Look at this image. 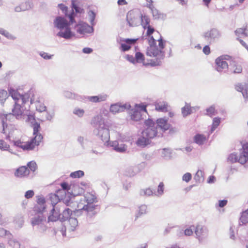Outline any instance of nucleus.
I'll list each match as a JSON object with an SVG mask.
<instances>
[{"label": "nucleus", "mask_w": 248, "mask_h": 248, "mask_svg": "<svg viewBox=\"0 0 248 248\" xmlns=\"http://www.w3.org/2000/svg\"><path fill=\"white\" fill-rule=\"evenodd\" d=\"M158 47L156 46V40L153 36L150 37L149 40V46L148 47L146 51V55L150 57H155V61H152L149 63L151 66H155L160 64L161 60L164 57V52L163 51L165 47V42L163 41L161 36L158 40Z\"/></svg>", "instance_id": "obj_1"}, {"label": "nucleus", "mask_w": 248, "mask_h": 248, "mask_svg": "<svg viewBox=\"0 0 248 248\" xmlns=\"http://www.w3.org/2000/svg\"><path fill=\"white\" fill-rule=\"evenodd\" d=\"M70 23L64 18L58 16L54 21L55 26L61 30L57 35L61 37L68 39L74 36L69 28ZM72 24V23L71 22Z\"/></svg>", "instance_id": "obj_2"}, {"label": "nucleus", "mask_w": 248, "mask_h": 248, "mask_svg": "<svg viewBox=\"0 0 248 248\" xmlns=\"http://www.w3.org/2000/svg\"><path fill=\"white\" fill-rule=\"evenodd\" d=\"M43 139V136L38 135L28 140L20 139L15 141L14 145L24 151L32 150L40 144Z\"/></svg>", "instance_id": "obj_3"}, {"label": "nucleus", "mask_w": 248, "mask_h": 248, "mask_svg": "<svg viewBox=\"0 0 248 248\" xmlns=\"http://www.w3.org/2000/svg\"><path fill=\"white\" fill-rule=\"evenodd\" d=\"M97 202L95 196L90 192L86 193L83 199H81L78 204V210H84L87 212L93 211L95 207L94 203Z\"/></svg>", "instance_id": "obj_4"}, {"label": "nucleus", "mask_w": 248, "mask_h": 248, "mask_svg": "<svg viewBox=\"0 0 248 248\" xmlns=\"http://www.w3.org/2000/svg\"><path fill=\"white\" fill-rule=\"evenodd\" d=\"M242 144V151L238 155L236 153H232L228 156V161L231 163L238 162L241 164H245L248 160V143Z\"/></svg>", "instance_id": "obj_5"}, {"label": "nucleus", "mask_w": 248, "mask_h": 248, "mask_svg": "<svg viewBox=\"0 0 248 248\" xmlns=\"http://www.w3.org/2000/svg\"><path fill=\"white\" fill-rule=\"evenodd\" d=\"M12 116L11 114L1 115L0 116L3 127L2 132L7 135L6 139H10V134L16 129L15 124L11 121Z\"/></svg>", "instance_id": "obj_6"}, {"label": "nucleus", "mask_w": 248, "mask_h": 248, "mask_svg": "<svg viewBox=\"0 0 248 248\" xmlns=\"http://www.w3.org/2000/svg\"><path fill=\"white\" fill-rule=\"evenodd\" d=\"M37 168L36 162L31 161L27 163V167L22 166L17 168L15 172V176L19 178H24L28 177L30 171L34 172Z\"/></svg>", "instance_id": "obj_7"}, {"label": "nucleus", "mask_w": 248, "mask_h": 248, "mask_svg": "<svg viewBox=\"0 0 248 248\" xmlns=\"http://www.w3.org/2000/svg\"><path fill=\"white\" fill-rule=\"evenodd\" d=\"M232 61V57L228 55H222L217 57L215 60L216 69L219 72H221L224 69L228 68V63L227 62Z\"/></svg>", "instance_id": "obj_8"}, {"label": "nucleus", "mask_w": 248, "mask_h": 248, "mask_svg": "<svg viewBox=\"0 0 248 248\" xmlns=\"http://www.w3.org/2000/svg\"><path fill=\"white\" fill-rule=\"evenodd\" d=\"M52 215L48 217V220L51 221H55L60 218L62 220L69 219L72 214V211L69 208L64 210L61 215L56 212L54 207L51 210Z\"/></svg>", "instance_id": "obj_9"}, {"label": "nucleus", "mask_w": 248, "mask_h": 248, "mask_svg": "<svg viewBox=\"0 0 248 248\" xmlns=\"http://www.w3.org/2000/svg\"><path fill=\"white\" fill-rule=\"evenodd\" d=\"M142 14L138 11L134 10L129 11L126 16V20L130 26H137L140 21Z\"/></svg>", "instance_id": "obj_10"}, {"label": "nucleus", "mask_w": 248, "mask_h": 248, "mask_svg": "<svg viewBox=\"0 0 248 248\" xmlns=\"http://www.w3.org/2000/svg\"><path fill=\"white\" fill-rule=\"evenodd\" d=\"M146 124L149 126L143 132V136L148 139L154 138L157 133L156 128L154 126V123L149 120L146 122Z\"/></svg>", "instance_id": "obj_11"}, {"label": "nucleus", "mask_w": 248, "mask_h": 248, "mask_svg": "<svg viewBox=\"0 0 248 248\" xmlns=\"http://www.w3.org/2000/svg\"><path fill=\"white\" fill-rule=\"evenodd\" d=\"M138 39H124L121 40L120 49L124 52L130 50L131 46L134 45L137 41Z\"/></svg>", "instance_id": "obj_12"}, {"label": "nucleus", "mask_w": 248, "mask_h": 248, "mask_svg": "<svg viewBox=\"0 0 248 248\" xmlns=\"http://www.w3.org/2000/svg\"><path fill=\"white\" fill-rule=\"evenodd\" d=\"M9 93L15 101V103H17V104H24L27 101L25 96L23 95L20 94L17 91L11 90L9 91Z\"/></svg>", "instance_id": "obj_13"}, {"label": "nucleus", "mask_w": 248, "mask_h": 248, "mask_svg": "<svg viewBox=\"0 0 248 248\" xmlns=\"http://www.w3.org/2000/svg\"><path fill=\"white\" fill-rule=\"evenodd\" d=\"M130 107V106L129 105L116 103L111 105L110 111L113 113H116L123 112L126 109H128Z\"/></svg>", "instance_id": "obj_14"}, {"label": "nucleus", "mask_w": 248, "mask_h": 248, "mask_svg": "<svg viewBox=\"0 0 248 248\" xmlns=\"http://www.w3.org/2000/svg\"><path fill=\"white\" fill-rule=\"evenodd\" d=\"M76 28L78 32L80 34H84L85 33L89 32L91 28L86 23L83 22H80L77 25Z\"/></svg>", "instance_id": "obj_15"}, {"label": "nucleus", "mask_w": 248, "mask_h": 248, "mask_svg": "<svg viewBox=\"0 0 248 248\" xmlns=\"http://www.w3.org/2000/svg\"><path fill=\"white\" fill-rule=\"evenodd\" d=\"M107 98V95L105 94H99L97 96H92L88 97V99L93 103H98L105 101Z\"/></svg>", "instance_id": "obj_16"}, {"label": "nucleus", "mask_w": 248, "mask_h": 248, "mask_svg": "<svg viewBox=\"0 0 248 248\" xmlns=\"http://www.w3.org/2000/svg\"><path fill=\"white\" fill-rule=\"evenodd\" d=\"M20 104H17V103H15V106L12 109V114H10L12 116V119L13 117V116H16V118L21 116L23 111L21 109Z\"/></svg>", "instance_id": "obj_17"}, {"label": "nucleus", "mask_w": 248, "mask_h": 248, "mask_svg": "<svg viewBox=\"0 0 248 248\" xmlns=\"http://www.w3.org/2000/svg\"><path fill=\"white\" fill-rule=\"evenodd\" d=\"M157 125L163 130H168L170 127V124L168 123L167 120L163 118H159L156 120Z\"/></svg>", "instance_id": "obj_18"}, {"label": "nucleus", "mask_w": 248, "mask_h": 248, "mask_svg": "<svg viewBox=\"0 0 248 248\" xmlns=\"http://www.w3.org/2000/svg\"><path fill=\"white\" fill-rule=\"evenodd\" d=\"M78 221L75 218H70L67 223V228L70 231L76 230L78 226Z\"/></svg>", "instance_id": "obj_19"}, {"label": "nucleus", "mask_w": 248, "mask_h": 248, "mask_svg": "<svg viewBox=\"0 0 248 248\" xmlns=\"http://www.w3.org/2000/svg\"><path fill=\"white\" fill-rule=\"evenodd\" d=\"M152 13L153 17L155 19H162L164 17L163 14L160 13L154 5H153L149 8Z\"/></svg>", "instance_id": "obj_20"}, {"label": "nucleus", "mask_w": 248, "mask_h": 248, "mask_svg": "<svg viewBox=\"0 0 248 248\" xmlns=\"http://www.w3.org/2000/svg\"><path fill=\"white\" fill-rule=\"evenodd\" d=\"M168 104L165 102H160L155 105V109L158 111L166 112L168 111Z\"/></svg>", "instance_id": "obj_21"}, {"label": "nucleus", "mask_w": 248, "mask_h": 248, "mask_svg": "<svg viewBox=\"0 0 248 248\" xmlns=\"http://www.w3.org/2000/svg\"><path fill=\"white\" fill-rule=\"evenodd\" d=\"M207 140V138L202 134H197L194 137V141L198 144L202 145Z\"/></svg>", "instance_id": "obj_22"}, {"label": "nucleus", "mask_w": 248, "mask_h": 248, "mask_svg": "<svg viewBox=\"0 0 248 248\" xmlns=\"http://www.w3.org/2000/svg\"><path fill=\"white\" fill-rule=\"evenodd\" d=\"M58 6L63 12H64V14H65V16H67L69 18V19L70 20V22L73 23L75 22V21L74 20V13H73V12H72L70 15H68V14L67 13V10H68L67 7H66V6H65L63 4H59L58 5Z\"/></svg>", "instance_id": "obj_23"}, {"label": "nucleus", "mask_w": 248, "mask_h": 248, "mask_svg": "<svg viewBox=\"0 0 248 248\" xmlns=\"http://www.w3.org/2000/svg\"><path fill=\"white\" fill-rule=\"evenodd\" d=\"M208 231L201 225H197L195 229V233L198 237H201L207 234Z\"/></svg>", "instance_id": "obj_24"}, {"label": "nucleus", "mask_w": 248, "mask_h": 248, "mask_svg": "<svg viewBox=\"0 0 248 248\" xmlns=\"http://www.w3.org/2000/svg\"><path fill=\"white\" fill-rule=\"evenodd\" d=\"M231 63V68L233 73L239 74L242 71V67L241 65L232 60Z\"/></svg>", "instance_id": "obj_25"}, {"label": "nucleus", "mask_w": 248, "mask_h": 248, "mask_svg": "<svg viewBox=\"0 0 248 248\" xmlns=\"http://www.w3.org/2000/svg\"><path fill=\"white\" fill-rule=\"evenodd\" d=\"M112 146L114 147L115 150L120 152H123L126 149V146L124 144L119 145L116 141L112 142Z\"/></svg>", "instance_id": "obj_26"}, {"label": "nucleus", "mask_w": 248, "mask_h": 248, "mask_svg": "<svg viewBox=\"0 0 248 248\" xmlns=\"http://www.w3.org/2000/svg\"><path fill=\"white\" fill-rule=\"evenodd\" d=\"M36 109L39 112H44L46 110V107L44 104L40 101H37L35 104Z\"/></svg>", "instance_id": "obj_27"}, {"label": "nucleus", "mask_w": 248, "mask_h": 248, "mask_svg": "<svg viewBox=\"0 0 248 248\" xmlns=\"http://www.w3.org/2000/svg\"><path fill=\"white\" fill-rule=\"evenodd\" d=\"M247 30V26L246 25L243 28H240L237 29L236 30H235V34L238 37H239L242 35L247 36V33H246Z\"/></svg>", "instance_id": "obj_28"}, {"label": "nucleus", "mask_w": 248, "mask_h": 248, "mask_svg": "<svg viewBox=\"0 0 248 248\" xmlns=\"http://www.w3.org/2000/svg\"><path fill=\"white\" fill-rule=\"evenodd\" d=\"M192 112V108L188 104H186L182 108V113L184 116H186Z\"/></svg>", "instance_id": "obj_29"}, {"label": "nucleus", "mask_w": 248, "mask_h": 248, "mask_svg": "<svg viewBox=\"0 0 248 248\" xmlns=\"http://www.w3.org/2000/svg\"><path fill=\"white\" fill-rule=\"evenodd\" d=\"M142 114L140 111L135 110L131 115L132 120L136 121L140 120L141 119Z\"/></svg>", "instance_id": "obj_30"}, {"label": "nucleus", "mask_w": 248, "mask_h": 248, "mask_svg": "<svg viewBox=\"0 0 248 248\" xmlns=\"http://www.w3.org/2000/svg\"><path fill=\"white\" fill-rule=\"evenodd\" d=\"M135 59L136 63H143L144 62V56L141 52H138L135 54Z\"/></svg>", "instance_id": "obj_31"}, {"label": "nucleus", "mask_w": 248, "mask_h": 248, "mask_svg": "<svg viewBox=\"0 0 248 248\" xmlns=\"http://www.w3.org/2000/svg\"><path fill=\"white\" fill-rule=\"evenodd\" d=\"M32 126L33 129V134L34 136H38V135L42 136V135L39 133V130L41 128L40 125L39 123L35 122L34 123H33L32 124Z\"/></svg>", "instance_id": "obj_32"}, {"label": "nucleus", "mask_w": 248, "mask_h": 248, "mask_svg": "<svg viewBox=\"0 0 248 248\" xmlns=\"http://www.w3.org/2000/svg\"><path fill=\"white\" fill-rule=\"evenodd\" d=\"M240 220L243 224L248 223V209L242 213Z\"/></svg>", "instance_id": "obj_33"}, {"label": "nucleus", "mask_w": 248, "mask_h": 248, "mask_svg": "<svg viewBox=\"0 0 248 248\" xmlns=\"http://www.w3.org/2000/svg\"><path fill=\"white\" fill-rule=\"evenodd\" d=\"M147 213V206L145 205H142L139 207L138 213L136 215V218L141 217L142 215Z\"/></svg>", "instance_id": "obj_34"}, {"label": "nucleus", "mask_w": 248, "mask_h": 248, "mask_svg": "<svg viewBox=\"0 0 248 248\" xmlns=\"http://www.w3.org/2000/svg\"><path fill=\"white\" fill-rule=\"evenodd\" d=\"M218 35V32L215 30H211L205 33V38H215Z\"/></svg>", "instance_id": "obj_35"}, {"label": "nucleus", "mask_w": 248, "mask_h": 248, "mask_svg": "<svg viewBox=\"0 0 248 248\" xmlns=\"http://www.w3.org/2000/svg\"><path fill=\"white\" fill-rule=\"evenodd\" d=\"M102 133L101 136V140H103L107 141L109 138V132L108 129H104L99 132V134Z\"/></svg>", "instance_id": "obj_36"}, {"label": "nucleus", "mask_w": 248, "mask_h": 248, "mask_svg": "<svg viewBox=\"0 0 248 248\" xmlns=\"http://www.w3.org/2000/svg\"><path fill=\"white\" fill-rule=\"evenodd\" d=\"M84 174V172L79 170L71 173L70 176L73 178H79L83 176Z\"/></svg>", "instance_id": "obj_37"}, {"label": "nucleus", "mask_w": 248, "mask_h": 248, "mask_svg": "<svg viewBox=\"0 0 248 248\" xmlns=\"http://www.w3.org/2000/svg\"><path fill=\"white\" fill-rule=\"evenodd\" d=\"M72 4L73 9L75 10L76 13L81 14L84 12L83 9L78 6L76 0H73L72 1Z\"/></svg>", "instance_id": "obj_38"}, {"label": "nucleus", "mask_w": 248, "mask_h": 248, "mask_svg": "<svg viewBox=\"0 0 248 248\" xmlns=\"http://www.w3.org/2000/svg\"><path fill=\"white\" fill-rule=\"evenodd\" d=\"M148 138H146L145 137L143 136V137L139 139L137 143L138 145L145 146L148 144Z\"/></svg>", "instance_id": "obj_39"}, {"label": "nucleus", "mask_w": 248, "mask_h": 248, "mask_svg": "<svg viewBox=\"0 0 248 248\" xmlns=\"http://www.w3.org/2000/svg\"><path fill=\"white\" fill-rule=\"evenodd\" d=\"M0 149L3 151H9L10 145L3 140H0Z\"/></svg>", "instance_id": "obj_40"}, {"label": "nucleus", "mask_w": 248, "mask_h": 248, "mask_svg": "<svg viewBox=\"0 0 248 248\" xmlns=\"http://www.w3.org/2000/svg\"><path fill=\"white\" fill-rule=\"evenodd\" d=\"M8 97V93L6 91L2 90L0 91V101L3 103Z\"/></svg>", "instance_id": "obj_41"}, {"label": "nucleus", "mask_w": 248, "mask_h": 248, "mask_svg": "<svg viewBox=\"0 0 248 248\" xmlns=\"http://www.w3.org/2000/svg\"><path fill=\"white\" fill-rule=\"evenodd\" d=\"M43 221L41 217H35L32 219L31 224L32 225H36L40 224Z\"/></svg>", "instance_id": "obj_42"}, {"label": "nucleus", "mask_w": 248, "mask_h": 248, "mask_svg": "<svg viewBox=\"0 0 248 248\" xmlns=\"http://www.w3.org/2000/svg\"><path fill=\"white\" fill-rule=\"evenodd\" d=\"M135 107L137 108V110L140 111L141 113V111H143L146 113L147 112L146 109L147 105H144L143 104H140L139 105H136Z\"/></svg>", "instance_id": "obj_43"}, {"label": "nucleus", "mask_w": 248, "mask_h": 248, "mask_svg": "<svg viewBox=\"0 0 248 248\" xmlns=\"http://www.w3.org/2000/svg\"><path fill=\"white\" fill-rule=\"evenodd\" d=\"M140 20H142L143 24L144 25L143 27L144 29H146V27L150 25V19L147 16H142V17L140 18Z\"/></svg>", "instance_id": "obj_44"}, {"label": "nucleus", "mask_w": 248, "mask_h": 248, "mask_svg": "<svg viewBox=\"0 0 248 248\" xmlns=\"http://www.w3.org/2000/svg\"><path fill=\"white\" fill-rule=\"evenodd\" d=\"M220 120L219 118H215L213 121L212 130L217 128L219 124Z\"/></svg>", "instance_id": "obj_45"}, {"label": "nucleus", "mask_w": 248, "mask_h": 248, "mask_svg": "<svg viewBox=\"0 0 248 248\" xmlns=\"http://www.w3.org/2000/svg\"><path fill=\"white\" fill-rule=\"evenodd\" d=\"M164 185L163 182H160L158 186L157 192L158 195H162L164 192Z\"/></svg>", "instance_id": "obj_46"}, {"label": "nucleus", "mask_w": 248, "mask_h": 248, "mask_svg": "<svg viewBox=\"0 0 248 248\" xmlns=\"http://www.w3.org/2000/svg\"><path fill=\"white\" fill-rule=\"evenodd\" d=\"M50 200L53 206L59 201V198L56 195H53L50 197Z\"/></svg>", "instance_id": "obj_47"}, {"label": "nucleus", "mask_w": 248, "mask_h": 248, "mask_svg": "<svg viewBox=\"0 0 248 248\" xmlns=\"http://www.w3.org/2000/svg\"><path fill=\"white\" fill-rule=\"evenodd\" d=\"M62 189L69 191L71 188L72 185H69L67 183L63 182L61 184Z\"/></svg>", "instance_id": "obj_48"}, {"label": "nucleus", "mask_w": 248, "mask_h": 248, "mask_svg": "<svg viewBox=\"0 0 248 248\" xmlns=\"http://www.w3.org/2000/svg\"><path fill=\"white\" fill-rule=\"evenodd\" d=\"M207 114L210 116H212L216 113V110L214 107H211L206 109Z\"/></svg>", "instance_id": "obj_49"}, {"label": "nucleus", "mask_w": 248, "mask_h": 248, "mask_svg": "<svg viewBox=\"0 0 248 248\" xmlns=\"http://www.w3.org/2000/svg\"><path fill=\"white\" fill-rule=\"evenodd\" d=\"M74 113L79 117H81L84 113V111L82 109L76 108L74 111Z\"/></svg>", "instance_id": "obj_50"}, {"label": "nucleus", "mask_w": 248, "mask_h": 248, "mask_svg": "<svg viewBox=\"0 0 248 248\" xmlns=\"http://www.w3.org/2000/svg\"><path fill=\"white\" fill-rule=\"evenodd\" d=\"M194 227L193 226H190L189 228H187L185 230V234L187 236H190L193 234V229Z\"/></svg>", "instance_id": "obj_51"}, {"label": "nucleus", "mask_w": 248, "mask_h": 248, "mask_svg": "<svg viewBox=\"0 0 248 248\" xmlns=\"http://www.w3.org/2000/svg\"><path fill=\"white\" fill-rule=\"evenodd\" d=\"M192 178L191 174L190 173H186L183 176V180L186 182H188Z\"/></svg>", "instance_id": "obj_52"}, {"label": "nucleus", "mask_w": 248, "mask_h": 248, "mask_svg": "<svg viewBox=\"0 0 248 248\" xmlns=\"http://www.w3.org/2000/svg\"><path fill=\"white\" fill-rule=\"evenodd\" d=\"M141 192H142L141 193V195H147V196H150L153 194L152 190L150 188H146V189L142 190V191Z\"/></svg>", "instance_id": "obj_53"}, {"label": "nucleus", "mask_w": 248, "mask_h": 248, "mask_svg": "<svg viewBox=\"0 0 248 248\" xmlns=\"http://www.w3.org/2000/svg\"><path fill=\"white\" fill-rule=\"evenodd\" d=\"M146 28H147V32H146V35L147 36H150L153 33V32L155 31V29L152 28L150 25H148V26L146 27Z\"/></svg>", "instance_id": "obj_54"}, {"label": "nucleus", "mask_w": 248, "mask_h": 248, "mask_svg": "<svg viewBox=\"0 0 248 248\" xmlns=\"http://www.w3.org/2000/svg\"><path fill=\"white\" fill-rule=\"evenodd\" d=\"M34 194V193L33 190H29L26 191L25 194V197L27 199H30L32 198Z\"/></svg>", "instance_id": "obj_55"}, {"label": "nucleus", "mask_w": 248, "mask_h": 248, "mask_svg": "<svg viewBox=\"0 0 248 248\" xmlns=\"http://www.w3.org/2000/svg\"><path fill=\"white\" fill-rule=\"evenodd\" d=\"M125 58L127 61L131 63L134 64L136 63L135 57L134 58L133 56L127 55Z\"/></svg>", "instance_id": "obj_56"}, {"label": "nucleus", "mask_w": 248, "mask_h": 248, "mask_svg": "<svg viewBox=\"0 0 248 248\" xmlns=\"http://www.w3.org/2000/svg\"><path fill=\"white\" fill-rule=\"evenodd\" d=\"M235 89L238 92H242L244 90V86L241 83H238L235 85Z\"/></svg>", "instance_id": "obj_57"}, {"label": "nucleus", "mask_w": 248, "mask_h": 248, "mask_svg": "<svg viewBox=\"0 0 248 248\" xmlns=\"http://www.w3.org/2000/svg\"><path fill=\"white\" fill-rule=\"evenodd\" d=\"M40 55L44 59L48 60L51 58L53 55H49L48 53L46 52H42L40 53Z\"/></svg>", "instance_id": "obj_58"}, {"label": "nucleus", "mask_w": 248, "mask_h": 248, "mask_svg": "<svg viewBox=\"0 0 248 248\" xmlns=\"http://www.w3.org/2000/svg\"><path fill=\"white\" fill-rule=\"evenodd\" d=\"M203 52L205 55L210 53V48L208 46H205L203 48Z\"/></svg>", "instance_id": "obj_59"}, {"label": "nucleus", "mask_w": 248, "mask_h": 248, "mask_svg": "<svg viewBox=\"0 0 248 248\" xmlns=\"http://www.w3.org/2000/svg\"><path fill=\"white\" fill-rule=\"evenodd\" d=\"M28 121L31 123L35 121V117L34 114L29 115L28 116Z\"/></svg>", "instance_id": "obj_60"}, {"label": "nucleus", "mask_w": 248, "mask_h": 248, "mask_svg": "<svg viewBox=\"0 0 248 248\" xmlns=\"http://www.w3.org/2000/svg\"><path fill=\"white\" fill-rule=\"evenodd\" d=\"M227 203V200H221L219 201L218 203V206L220 207H223L225 206Z\"/></svg>", "instance_id": "obj_61"}, {"label": "nucleus", "mask_w": 248, "mask_h": 248, "mask_svg": "<svg viewBox=\"0 0 248 248\" xmlns=\"http://www.w3.org/2000/svg\"><path fill=\"white\" fill-rule=\"evenodd\" d=\"M53 114L52 113H50L46 112L45 116V119L48 120H51L52 118Z\"/></svg>", "instance_id": "obj_62"}, {"label": "nucleus", "mask_w": 248, "mask_h": 248, "mask_svg": "<svg viewBox=\"0 0 248 248\" xmlns=\"http://www.w3.org/2000/svg\"><path fill=\"white\" fill-rule=\"evenodd\" d=\"M93 51L92 49L89 47H85L83 49V52L84 53L89 54Z\"/></svg>", "instance_id": "obj_63"}, {"label": "nucleus", "mask_w": 248, "mask_h": 248, "mask_svg": "<svg viewBox=\"0 0 248 248\" xmlns=\"http://www.w3.org/2000/svg\"><path fill=\"white\" fill-rule=\"evenodd\" d=\"M117 3L119 5H126L127 4L126 0H118Z\"/></svg>", "instance_id": "obj_64"}]
</instances>
